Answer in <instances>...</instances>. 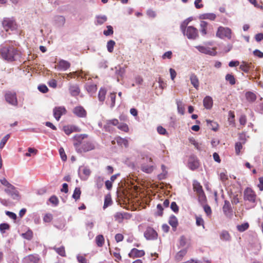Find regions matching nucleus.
I'll return each mask as SVG.
<instances>
[{"mask_svg":"<svg viewBox=\"0 0 263 263\" xmlns=\"http://www.w3.org/2000/svg\"><path fill=\"white\" fill-rule=\"evenodd\" d=\"M96 242L98 247H102L104 243V238L102 235H99L96 236Z\"/></svg>","mask_w":263,"mask_h":263,"instance_id":"7c9ffc66","label":"nucleus"},{"mask_svg":"<svg viewBox=\"0 0 263 263\" xmlns=\"http://www.w3.org/2000/svg\"><path fill=\"white\" fill-rule=\"evenodd\" d=\"M246 97L247 100L250 102H253L256 99V96L255 94L250 91L246 92Z\"/></svg>","mask_w":263,"mask_h":263,"instance_id":"72a5a7b5","label":"nucleus"},{"mask_svg":"<svg viewBox=\"0 0 263 263\" xmlns=\"http://www.w3.org/2000/svg\"><path fill=\"white\" fill-rule=\"evenodd\" d=\"M116 140L118 145L122 147L124 146L126 148L128 147V141L126 138L118 137L116 138Z\"/></svg>","mask_w":263,"mask_h":263,"instance_id":"393cba45","label":"nucleus"},{"mask_svg":"<svg viewBox=\"0 0 263 263\" xmlns=\"http://www.w3.org/2000/svg\"><path fill=\"white\" fill-rule=\"evenodd\" d=\"M115 42L113 40H109L107 43V50L109 52H112L115 45Z\"/></svg>","mask_w":263,"mask_h":263,"instance_id":"79ce46f5","label":"nucleus"},{"mask_svg":"<svg viewBox=\"0 0 263 263\" xmlns=\"http://www.w3.org/2000/svg\"><path fill=\"white\" fill-rule=\"evenodd\" d=\"M251 63H248L246 62H242L239 66V69L246 73L249 72L251 68Z\"/></svg>","mask_w":263,"mask_h":263,"instance_id":"cd10ccee","label":"nucleus"},{"mask_svg":"<svg viewBox=\"0 0 263 263\" xmlns=\"http://www.w3.org/2000/svg\"><path fill=\"white\" fill-rule=\"evenodd\" d=\"M25 260L27 262L37 263L40 260V257L39 255L36 254H32L27 255L25 257Z\"/></svg>","mask_w":263,"mask_h":263,"instance_id":"aec40b11","label":"nucleus"},{"mask_svg":"<svg viewBox=\"0 0 263 263\" xmlns=\"http://www.w3.org/2000/svg\"><path fill=\"white\" fill-rule=\"evenodd\" d=\"M53 219V216L50 213L46 214L43 218V220L45 222H50Z\"/></svg>","mask_w":263,"mask_h":263,"instance_id":"3c124183","label":"nucleus"},{"mask_svg":"<svg viewBox=\"0 0 263 263\" xmlns=\"http://www.w3.org/2000/svg\"><path fill=\"white\" fill-rule=\"evenodd\" d=\"M168 223L172 226L173 230L175 231L178 226V221L177 217L172 215L168 220Z\"/></svg>","mask_w":263,"mask_h":263,"instance_id":"5701e85b","label":"nucleus"},{"mask_svg":"<svg viewBox=\"0 0 263 263\" xmlns=\"http://www.w3.org/2000/svg\"><path fill=\"white\" fill-rule=\"evenodd\" d=\"M53 249L59 255H61V256L64 257L66 256V252L64 247L62 246L59 248L54 247Z\"/></svg>","mask_w":263,"mask_h":263,"instance_id":"c9c22d12","label":"nucleus"},{"mask_svg":"<svg viewBox=\"0 0 263 263\" xmlns=\"http://www.w3.org/2000/svg\"><path fill=\"white\" fill-rule=\"evenodd\" d=\"M107 29L106 30H104L103 33L106 36H108L111 35L114 33L113 28L111 26H107Z\"/></svg>","mask_w":263,"mask_h":263,"instance_id":"603ef678","label":"nucleus"},{"mask_svg":"<svg viewBox=\"0 0 263 263\" xmlns=\"http://www.w3.org/2000/svg\"><path fill=\"white\" fill-rule=\"evenodd\" d=\"M0 55L6 61L13 62L21 57V52L13 46L2 45L0 46Z\"/></svg>","mask_w":263,"mask_h":263,"instance_id":"f257e3e1","label":"nucleus"},{"mask_svg":"<svg viewBox=\"0 0 263 263\" xmlns=\"http://www.w3.org/2000/svg\"><path fill=\"white\" fill-rule=\"evenodd\" d=\"M186 25L182 24L180 26L181 30L184 34L186 32V35L189 39H195L198 36V30L193 26H189L185 30Z\"/></svg>","mask_w":263,"mask_h":263,"instance_id":"7ed1b4c3","label":"nucleus"},{"mask_svg":"<svg viewBox=\"0 0 263 263\" xmlns=\"http://www.w3.org/2000/svg\"><path fill=\"white\" fill-rule=\"evenodd\" d=\"M197 48L200 52L205 54H208L210 52V50L204 46H199L197 47Z\"/></svg>","mask_w":263,"mask_h":263,"instance_id":"4d7b16f0","label":"nucleus"},{"mask_svg":"<svg viewBox=\"0 0 263 263\" xmlns=\"http://www.w3.org/2000/svg\"><path fill=\"white\" fill-rule=\"evenodd\" d=\"M199 166V161L198 158L195 156H191L188 161L189 168L194 171L197 169Z\"/></svg>","mask_w":263,"mask_h":263,"instance_id":"f8f14e48","label":"nucleus"},{"mask_svg":"<svg viewBox=\"0 0 263 263\" xmlns=\"http://www.w3.org/2000/svg\"><path fill=\"white\" fill-rule=\"evenodd\" d=\"M146 14L151 18H155L156 16V12L152 9L148 10L146 12Z\"/></svg>","mask_w":263,"mask_h":263,"instance_id":"e2e57ef3","label":"nucleus"},{"mask_svg":"<svg viewBox=\"0 0 263 263\" xmlns=\"http://www.w3.org/2000/svg\"><path fill=\"white\" fill-rule=\"evenodd\" d=\"M212 26L205 21H201L200 24V31L202 35H205L208 33V28Z\"/></svg>","mask_w":263,"mask_h":263,"instance_id":"412c9836","label":"nucleus"},{"mask_svg":"<svg viewBox=\"0 0 263 263\" xmlns=\"http://www.w3.org/2000/svg\"><path fill=\"white\" fill-rule=\"evenodd\" d=\"M196 224L197 226H202L204 228V222L201 216H196Z\"/></svg>","mask_w":263,"mask_h":263,"instance_id":"49530a36","label":"nucleus"},{"mask_svg":"<svg viewBox=\"0 0 263 263\" xmlns=\"http://www.w3.org/2000/svg\"><path fill=\"white\" fill-rule=\"evenodd\" d=\"M81 194V191L80 188L76 187L73 192L72 197L76 200H78L80 198Z\"/></svg>","mask_w":263,"mask_h":263,"instance_id":"a19ab883","label":"nucleus"},{"mask_svg":"<svg viewBox=\"0 0 263 263\" xmlns=\"http://www.w3.org/2000/svg\"><path fill=\"white\" fill-rule=\"evenodd\" d=\"M249 224L248 222H245L237 226V229L240 232H243L248 229Z\"/></svg>","mask_w":263,"mask_h":263,"instance_id":"f704fd0d","label":"nucleus"},{"mask_svg":"<svg viewBox=\"0 0 263 263\" xmlns=\"http://www.w3.org/2000/svg\"><path fill=\"white\" fill-rule=\"evenodd\" d=\"M203 105L206 109H210L213 106V100L211 97H205L203 101Z\"/></svg>","mask_w":263,"mask_h":263,"instance_id":"a878e982","label":"nucleus"},{"mask_svg":"<svg viewBox=\"0 0 263 263\" xmlns=\"http://www.w3.org/2000/svg\"><path fill=\"white\" fill-rule=\"evenodd\" d=\"M157 130L160 135H164L167 133L166 129L161 126H158Z\"/></svg>","mask_w":263,"mask_h":263,"instance_id":"0e129e2a","label":"nucleus"},{"mask_svg":"<svg viewBox=\"0 0 263 263\" xmlns=\"http://www.w3.org/2000/svg\"><path fill=\"white\" fill-rule=\"evenodd\" d=\"M2 26L6 31L15 30L17 28V24L14 17H4L2 21Z\"/></svg>","mask_w":263,"mask_h":263,"instance_id":"f03ea898","label":"nucleus"},{"mask_svg":"<svg viewBox=\"0 0 263 263\" xmlns=\"http://www.w3.org/2000/svg\"><path fill=\"white\" fill-rule=\"evenodd\" d=\"M58 68L60 70H66L70 66V64L67 61L61 60L59 62Z\"/></svg>","mask_w":263,"mask_h":263,"instance_id":"4be33fe9","label":"nucleus"},{"mask_svg":"<svg viewBox=\"0 0 263 263\" xmlns=\"http://www.w3.org/2000/svg\"><path fill=\"white\" fill-rule=\"evenodd\" d=\"M21 236L25 239H27L28 240H31L33 237V232L30 230L29 229L27 231L24 233H22Z\"/></svg>","mask_w":263,"mask_h":263,"instance_id":"e433bc0d","label":"nucleus"},{"mask_svg":"<svg viewBox=\"0 0 263 263\" xmlns=\"http://www.w3.org/2000/svg\"><path fill=\"white\" fill-rule=\"evenodd\" d=\"M190 79L191 84L197 89L199 86V81L197 76L195 73H192L190 76Z\"/></svg>","mask_w":263,"mask_h":263,"instance_id":"b1692460","label":"nucleus"},{"mask_svg":"<svg viewBox=\"0 0 263 263\" xmlns=\"http://www.w3.org/2000/svg\"><path fill=\"white\" fill-rule=\"evenodd\" d=\"M119 124V121L117 119L108 120L106 121V124L104 125V128L106 132H110V128L111 125L118 126Z\"/></svg>","mask_w":263,"mask_h":263,"instance_id":"a211bd4d","label":"nucleus"},{"mask_svg":"<svg viewBox=\"0 0 263 263\" xmlns=\"http://www.w3.org/2000/svg\"><path fill=\"white\" fill-rule=\"evenodd\" d=\"M226 80L229 82L231 85H233L236 83V79L232 74L228 73L226 76Z\"/></svg>","mask_w":263,"mask_h":263,"instance_id":"473e14b6","label":"nucleus"},{"mask_svg":"<svg viewBox=\"0 0 263 263\" xmlns=\"http://www.w3.org/2000/svg\"><path fill=\"white\" fill-rule=\"evenodd\" d=\"M10 226L8 223H3L0 224V231L2 233H5L6 230H9Z\"/></svg>","mask_w":263,"mask_h":263,"instance_id":"37998d69","label":"nucleus"},{"mask_svg":"<svg viewBox=\"0 0 263 263\" xmlns=\"http://www.w3.org/2000/svg\"><path fill=\"white\" fill-rule=\"evenodd\" d=\"M141 170L145 173H150L153 171V166L143 165L141 166Z\"/></svg>","mask_w":263,"mask_h":263,"instance_id":"a18cd8bd","label":"nucleus"},{"mask_svg":"<svg viewBox=\"0 0 263 263\" xmlns=\"http://www.w3.org/2000/svg\"><path fill=\"white\" fill-rule=\"evenodd\" d=\"M87 90L88 92L94 93L97 90V86L95 84H90L87 86Z\"/></svg>","mask_w":263,"mask_h":263,"instance_id":"09e8293b","label":"nucleus"},{"mask_svg":"<svg viewBox=\"0 0 263 263\" xmlns=\"http://www.w3.org/2000/svg\"><path fill=\"white\" fill-rule=\"evenodd\" d=\"M107 20V17L105 16H100L97 17V22L99 24H102Z\"/></svg>","mask_w":263,"mask_h":263,"instance_id":"338daca9","label":"nucleus"},{"mask_svg":"<svg viewBox=\"0 0 263 263\" xmlns=\"http://www.w3.org/2000/svg\"><path fill=\"white\" fill-rule=\"evenodd\" d=\"M176 104L178 112L181 115H183L184 113V107L182 101L180 100H177Z\"/></svg>","mask_w":263,"mask_h":263,"instance_id":"2f4dec72","label":"nucleus"},{"mask_svg":"<svg viewBox=\"0 0 263 263\" xmlns=\"http://www.w3.org/2000/svg\"><path fill=\"white\" fill-rule=\"evenodd\" d=\"M5 100L9 104L17 106L18 102L16 98V95L15 92L8 91L6 92L5 95Z\"/></svg>","mask_w":263,"mask_h":263,"instance_id":"423d86ee","label":"nucleus"},{"mask_svg":"<svg viewBox=\"0 0 263 263\" xmlns=\"http://www.w3.org/2000/svg\"><path fill=\"white\" fill-rule=\"evenodd\" d=\"M67 110L64 106L55 107L53 109V116L58 121L60 120L62 116L65 115Z\"/></svg>","mask_w":263,"mask_h":263,"instance_id":"9b49d317","label":"nucleus"},{"mask_svg":"<svg viewBox=\"0 0 263 263\" xmlns=\"http://www.w3.org/2000/svg\"><path fill=\"white\" fill-rule=\"evenodd\" d=\"M5 213L11 219L14 220H15L16 219L17 216L14 213L10 211H6Z\"/></svg>","mask_w":263,"mask_h":263,"instance_id":"680f3d73","label":"nucleus"},{"mask_svg":"<svg viewBox=\"0 0 263 263\" xmlns=\"http://www.w3.org/2000/svg\"><path fill=\"white\" fill-rule=\"evenodd\" d=\"M222 211L224 214L227 217H231L232 215L233 210L230 202L228 200H225L222 207Z\"/></svg>","mask_w":263,"mask_h":263,"instance_id":"2eb2a0df","label":"nucleus"},{"mask_svg":"<svg viewBox=\"0 0 263 263\" xmlns=\"http://www.w3.org/2000/svg\"><path fill=\"white\" fill-rule=\"evenodd\" d=\"M59 153L61 156L62 160L64 161H66L67 160V156L65 153L64 149L63 147H61L59 149Z\"/></svg>","mask_w":263,"mask_h":263,"instance_id":"5fc2aeb1","label":"nucleus"},{"mask_svg":"<svg viewBox=\"0 0 263 263\" xmlns=\"http://www.w3.org/2000/svg\"><path fill=\"white\" fill-rule=\"evenodd\" d=\"M186 253V249H183L179 251L176 255V260H177L178 261L181 260L182 259V258L185 255Z\"/></svg>","mask_w":263,"mask_h":263,"instance_id":"4c0bfd02","label":"nucleus"},{"mask_svg":"<svg viewBox=\"0 0 263 263\" xmlns=\"http://www.w3.org/2000/svg\"><path fill=\"white\" fill-rule=\"evenodd\" d=\"M193 189L194 191L196 192L200 200H204L205 199V195L202 189V186L199 182L198 181L194 182Z\"/></svg>","mask_w":263,"mask_h":263,"instance_id":"1a4fd4ad","label":"nucleus"},{"mask_svg":"<svg viewBox=\"0 0 263 263\" xmlns=\"http://www.w3.org/2000/svg\"><path fill=\"white\" fill-rule=\"evenodd\" d=\"M234 118H235L234 112L231 110L229 111L228 121L231 124L234 123V121H235Z\"/></svg>","mask_w":263,"mask_h":263,"instance_id":"864d4df0","label":"nucleus"},{"mask_svg":"<svg viewBox=\"0 0 263 263\" xmlns=\"http://www.w3.org/2000/svg\"><path fill=\"white\" fill-rule=\"evenodd\" d=\"M5 191L13 199L17 198L19 197V192L12 184H10L8 187L6 188Z\"/></svg>","mask_w":263,"mask_h":263,"instance_id":"4468645a","label":"nucleus"},{"mask_svg":"<svg viewBox=\"0 0 263 263\" xmlns=\"http://www.w3.org/2000/svg\"><path fill=\"white\" fill-rule=\"evenodd\" d=\"M112 203V201L111 199V195L108 194L105 195V198H104V202L103 205V209L105 210L106 209L108 206L111 205Z\"/></svg>","mask_w":263,"mask_h":263,"instance_id":"c85d7f7f","label":"nucleus"},{"mask_svg":"<svg viewBox=\"0 0 263 263\" xmlns=\"http://www.w3.org/2000/svg\"><path fill=\"white\" fill-rule=\"evenodd\" d=\"M216 17V14L213 13H208L202 14L199 16V18L201 20H209L214 21Z\"/></svg>","mask_w":263,"mask_h":263,"instance_id":"bb28decb","label":"nucleus"},{"mask_svg":"<svg viewBox=\"0 0 263 263\" xmlns=\"http://www.w3.org/2000/svg\"><path fill=\"white\" fill-rule=\"evenodd\" d=\"M63 130L67 135H69L74 132H80L81 131V129L79 127L69 124L64 125L63 127Z\"/></svg>","mask_w":263,"mask_h":263,"instance_id":"ddd939ff","label":"nucleus"},{"mask_svg":"<svg viewBox=\"0 0 263 263\" xmlns=\"http://www.w3.org/2000/svg\"><path fill=\"white\" fill-rule=\"evenodd\" d=\"M144 236L147 240H155L157 238L158 234L153 228L148 227L144 232Z\"/></svg>","mask_w":263,"mask_h":263,"instance_id":"9d476101","label":"nucleus"},{"mask_svg":"<svg viewBox=\"0 0 263 263\" xmlns=\"http://www.w3.org/2000/svg\"><path fill=\"white\" fill-rule=\"evenodd\" d=\"M95 148L94 143L90 141L84 142L82 145L78 148L77 152L79 153H86L90 151L93 150Z\"/></svg>","mask_w":263,"mask_h":263,"instance_id":"0eeeda50","label":"nucleus"},{"mask_svg":"<svg viewBox=\"0 0 263 263\" xmlns=\"http://www.w3.org/2000/svg\"><path fill=\"white\" fill-rule=\"evenodd\" d=\"M77 259L79 263H87V260L84 256L78 255Z\"/></svg>","mask_w":263,"mask_h":263,"instance_id":"774afa93","label":"nucleus"},{"mask_svg":"<svg viewBox=\"0 0 263 263\" xmlns=\"http://www.w3.org/2000/svg\"><path fill=\"white\" fill-rule=\"evenodd\" d=\"M9 138H10V135L7 134L2 138V139L0 142V149H2L4 147L5 145L7 143V142Z\"/></svg>","mask_w":263,"mask_h":263,"instance_id":"de8ad7c7","label":"nucleus"},{"mask_svg":"<svg viewBox=\"0 0 263 263\" xmlns=\"http://www.w3.org/2000/svg\"><path fill=\"white\" fill-rule=\"evenodd\" d=\"M190 142L194 145L195 148L197 149H200V144L195 140V139L193 138L189 139Z\"/></svg>","mask_w":263,"mask_h":263,"instance_id":"bf43d9fd","label":"nucleus"},{"mask_svg":"<svg viewBox=\"0 0 263 263\" xmlns=\"http://www.w3.org/2000/svg\"><path fill=\"white\" fill-rule=\"evenodd\" d=\"M172 57V52L171 51H168L165 52L162 56L163 59H171Z\"/></svg>","mask_w":263,"mask_h":263,"instance_id":"69168bd1","label":"nucleus"},{"mask_svg":"<svg viewBox=\"0 0 263 263\" xmlns=\"http://www.w3.org/2000/svg\"><path fill=\"white\" fill-rule=\"evenodd\" d=\"M235 152L237 155H239L240 150L242 148L241 143L238 142L235 143Z\"/></svg>","mask_w":263,"mask_h":263,"instance_id":"8fccbe9b","label":"nucleus"},{"mask_svg":"<svg viewBox=\"0 0 263 263\" xmlns=\"http://www.w3.org/2000/svg\"><path fill=\"white\" fill-rule=\"evenodd\" d=\"M232 31L231 29L228 27L219 26L216 33L217 37L220 39L227 38L229 40L232 38Z\"/></svg>","mask_w":263,"mask_h":263,"instance_id":"20e7f679","label":"nucleus"},{"mask_svg":"<svg viewBox=\"0 0 263 263\" xmlns=\"http://www.w3.org/2000/svg\"><path fill=\"white\" fill-rule=\"evenodd\" d=\"M244 200L255 203L256 202V195L255 192L251 188L247 187L244 191Z\"/></svg>","mask_w":263,"mask_h":263,"instance_id":"39448f33","label":"nucleus"},{"mask_svg":"<svg viewBox=\"0 0 263 263\" xmlns=\"http://www.w3.org/2000/svg\"><path fill=\"white\" fill-rule=\"evenodd\" d=\"M106 94V90L104 88H101L98 93L99 100L100 102H104L105 99V96Z\"/></svg>","mask_w":263,"mask_h":263,"instance_id":"c756f323","label":"nucleus"},{"mask_svg":"<svg viewBox=\"0 0 263 263\" xmlns=\"http://www.w3.org/2000/svg\"><path fill=\"white\" fill-rule=\"evenodd\" d=\"M116 97V93H115V92L110 93V94L109 95V98L111 102V107H113L115 105Z\"/></svg>","mask_w":263,"mask_h":263,"instance_id":"13d9d810","label":"nucleus"},{"mask_svg":"<svg viewBox=\"0 0 263 263\" xmlns=\"http://www.w3.org/2000/svg\"><path fill=\"white\" fill-rule=\"evenodd\" d=\"M117 128L125 132V133H128L129 132V127L127 124L124 123H120L118 126H117Z\"/></svg>","mask_w":263,"mask_h":263,"instance_id":"ea45409f","label":"nucleus"},{"mask_svg":"<svg viewBox=\"0 0 263 263\" xmlns=\"http://www.w3.org/2000/svg\"><path fill=\"white\" fill-rule=\"evenodd\" d=\"M220 239L225 240L229 241L231 239V236L229 233L226 231H222L220 235Z\"/></svg>","mask_w":263,"mask_h":263,"instance_id":"58836bf2","label":"nucleus"},{"mask_svg":"<svg viewBox=\"0 0 263 263\" xmlns=\"http://www.w3.org/2000/svg\"><path fill=\"white\" fill-rule=\"evenodd\" d=\"M74 115L79 118H85L86 117L87 112L81 106H76L73 110Z\"/></svg>","mask_w":263,"mask_h":263,"instance_id":"dca6fc26","label":"nucleus"},{"mask_svg":"<svg viewBox=\"0 0 263 263\" xmlns=\"http://www.w3.org/2000/svg\"><path fill=\"white\" fill-rule=\"evenodd\" d=\"M171 209L175 213H178L179 211V208L177 203L175 202H172L171 204Z\"/></svg>","mask_w":263,"mask_h":263,"instance_id":"052dcab7","label":"nucleus"},{"mask_svg":"<svg viewBox=\"0 0 263 263\" xmlns=\"http://www.w3.org/2000/svg\"><path fill=\"white\" fill-rule=\"evenodd\" d=\"M88 135L86 134H77L73 137V145L76 149V151L78 149V148L82 145L84 143L83 140L87 138Z\"/></svg>","mask_w":263,"mask_h":263,"instance_id":"6e6552de","label":"nucleus"},{"mask_svg":"<svg viewBox=\"0 0 263 263\" xmlns=\"http://www.w3.org/2000/svg\"><path fill=\"white\" fill-rule=\"evenodd\" d=\"M115 220L119 223L122 222L124 219V214L121 213H117L114 216Z\"/></svg>","mask_w":263,"mask_h":263,"instance_id":"c03bdc74","label":"nucleus"},{"mask_svg":"<svg viewBox=\"0 0 263 263\" xmlns=\"http://www.w3.org/2000/svg\"><path fill=\"white\" fill-rule=\"evenodd\" d=\"M145 255V252L143 250H140L136 248L132 249L128 254L130 258H135L136 257H141Z\"/></svg>","mask_w":263,"mask_h":263,"instance_id":"f3484780","label":"nucleus"},{"mask_svg":"<svg viewBox=\"0 0 263 263\" xmlns=\"http://www.w3.org/2000/svg\"><path fill=\"white\" fill-rule=\"evenodd\" d=\"M49 201L53 204L54 205L56 206L59 203V199L55 196H52L49 199Z\"/></svg>","mask_w":263,"mask_h":263,"instance_id":"6e6d98bb","label":"nucleus"},{"mask_svg":"<svg viewBox=\"0 0 263 263\" xmlns=\"http://www.w3.org/2000/svg\"><path fill=\"white\" fill-rule=\"evenodd\" d=\"M69 91L70 95L73 97H77L80 93V88L77 84H70L69 86Z\"/></svg>","mask_w":263,"mask_h":263,"instance_id":"6ab92c4d","label":"nucleus"}]
</instances>
